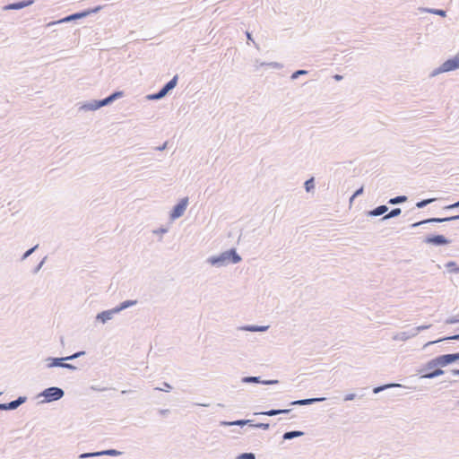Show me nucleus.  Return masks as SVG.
I'll return each mask as SVG.
<instances>
[{"label": "nucleus", "mask_w": 459, "mask_h": 459, "mask_svg": "<svg viewBox=\"0 0 459 459\" xmlns=\"http://www.w3.org/2000/svg\"><path fill=\"white\" fill-rule=\"evenodd\" d=\"M242 261V257L237 252L235 247H231L218 255L208 257L207 262L216 267L228 266L230 264H236Z\"/></svg>", "instance_id": "1"}, {"label": "nucleus", "mask_w": 459, "mask_h": 459, "mask_svg": "<svg viewBox=\"0 0 459 459\" xmlns=\"http://www.w3.org/2000/svg\"><path fill=\"white\" fill-rule=\"evenodd\" d=\"M65 396V391L58 386L45 388L38 394L37 398H43L40 403H49L61 400Z\"/></svg>", "instance_id": "2"}, {"label": "nucleus", "mask_w": 459, "mask_h": 459, "mask_svg": "<svg viewBox=\"0 0 459 459\" xmlns=\"http://www.w3.org/2000/svg\"><path fill=\"white\" fill-rule=\"evenodd\" d=\"M105 5H96L92 8L84 9L76 13H73L71 14H68L65 16L64 18L60 19L56 22V23H63V22H74L80 19L86 18L91 14L98 13L100 11H101L104 8Z\"/></svg>", "instance_id": "3"}, {"label": "nucleus", "mask_w": 459, "mask_h": 459, "mask_svg": "<svg viewBox=\"0 0 459 459\" xmlns=\"http://www.w3.org/2000/svg\"><path fill=\"white\" fill-rule=\"evenodd\" d=\"M178 75H174L159 91L146 96L149 100H159L167 96L178 84Z\"/></svg>", "instance_id": "4"}, {"label": "nucleus", "mask_w": 459, "mask_h": 459, "mask_svg": "<svg viewBox=\"0 0 459 459\" xmlns=\"http://www.w3.org/2000/svg\"><path fill=\"white\" fill-rule=\"evenodd\" d=\"M459 69V56L446 60L441 65L434 69L429 76L434 77L443 73L452 72Z\"/></svg>", "instance_id": "5"}, {"label": "nucleus", "mask_w": 459, "mask_h": 459, "mask_svg": "<svg viewBox=\"0 0 459 459\" xmlns=\"http://www.w3.org/2000/svg\"><path fill=\"white\" fill-rule=\"evenodd\" d=\"M455 362V360L453 353L442 354V355H438V356L433 358L432 359L429 360L425 364V368L431 369V368H435L437 367L444 368V367L451 365Z\"/></svg>", "instance_id": "6"}, {"label": "nucleus", "mask_w": 459, "mask_h": 459, "mask_svg": "<svg viewBox=\"0 0 459 459\" xmlns=\"http://www.w3.org/2000/svg\"><path fill=\"white\" fill-rule=\"evenodd\" d=\"M452 242L451 239L447 238L446 236L442 234H429L427 235L424 239L423 243L431 245L434 247H443L450 244Z\"/></svg>", "instance_id": "7"}, {"label": "nucleus", "mask_w": 459, "mask_h": 459, "mask_svg": "<svg viewBox=\"0 0 459 459\" xmlns=\"http://www.w3.org/2000/svg\"><path fill=\"white\" fill-rule=\"evenodd\" d=\"M188 205V197L181 198L170 210L169 212V219L171 221H175L181 216H183L184 212L186 210Z\"/></svg>", "instance_id": "8"}, {"label": "nucleus", "mask_w": 459, "mask_h": 459, "mask_svg": "<svg viewBox=\"0 0 459 459\" xmlns=\"http://www.w3.org/2000/svg\"><path fill=\"white\" fill-rule=\"evenodd\" d=\"M420 374V378H428V379H433L435 377H437L439 376H442L445 374V371L441 368V367H437L431 369L425 368V365L421 369L419 370Z\"/></svg>", "instance_id": "9"}, {"label": "nucleus", "mask_w": 459, "mask_h": 459, "mask_svg": "<svg viewBox=\"0 0 459 459\" xmlns=\"http://www.w3.org/2000/svg\"><path fill=\"white\" fill-rule=\"evenodd\" d=\"M34 0H21L8 4L4 6V10H21L25 7L30 6L34 4Z\"/></svg>", "instance_id": "10"}, {"label": "nucleus", "mask_w": 459, "mask_h": 459, "mask_svg": "<svg viewBox=\"0 0 459 459\" xmlns=\"http://www.w3.org/2000/svg\"><path fill=\"white\" fill-rule=\"evenodd\" d=\"M102 107L103 105L101 100H91L90 101L84 102L79 109L84 111H94L100 109Z\"/></svg>", "instance_id": "11"}, {"label": "nucleus", "mask_w": 459, "mask_h": 459, "mask_svg": "<svg viewBox=\"0 0 459 459\" xmlns=\"http://www.w3.org/2000/svg\"><path fill=\"white\" fill-rule=\"evenodd\" d=\"M325 400V397H316V398H306V399H300V400H295L290 403V405L295 406V405H311L316 403H320Z\"/></svg>", "instance_id": "12"}, {"label": "nucleus", "mask_w": 459, "mask_h": 459, "mask_svg": "<svg viewBox=\"0 0 459 459\" xmlns=\"http://www.w3.org/2000/svg\"><path fill=\"white\" fill-rule=\"evenodd\" d=\"M115 314H117V313L116 312L114 307L112 309L101 311L97 314L96 321L105 324L108 320L112 319V317Z\"/></svg>", "instance_id": "13"}, {"label": "nucleus", "mask_w": 459, "mask_h": 459, "mask_svg": "<svg viewBox=\"0 0 459 459\" xmlns=\"http://www.w3.org/2000/svg\"><path fill=\"white\" fill-rule=\"evenodd\" d=\"M124 96V91H114L112 93H110L108 96L100 99L103 107L108 106L112 104L115 100H118L119 98Z\"/></svg>", "instance_id": "14"}, {"label": "nucleus", "mask_w": 459, "mask_h": 459, "mask_svg": "<svg viewBox=\"0 0 459 459\" xmlns=\"http://www.w3.org/2000/svg\"><path fill=\"white\" fill-rule=\"evenodd\" d=\"M47 361V368H62L64 366V361H66L65 357H48L46 359Z\"/></svg>", "instance_id": "15"}, {"label": "nucleus", "mask_w": 459, "mask_h": 459, "mask_svg": "<svg viewBox=\"0 0 459 459\" xmlns=\"http://www.w3.org/2000/svg\"><path fill=\"white\" fill-rule=\"evenodd\" d=\"M291 411V409H271L268 411H264L260 412H255V415H264V416H276L280 414H289Z\"/></svg>", "instance_id": "16"}, {"label": "nucleus", "mask_w": 459, "mask_h": 459, "mask_svg": "<svg viewBox=\"0 0 459 459\" xmlns=\"http://www.w3.org/2000/svg\"><path fill=\"white\" fill-rule=\"evenodd\" d=\"M387 211L388 207L385 204H381L372 210L367 211L366 214L368 217H377L380 215H385Z\"/></svg>", "instance_id": "17"}, {"label": "nucleus", "mask_w": 459, "mask_h": 459, "mask_svg": "<svg viewBox=\"0 0 459 459\" xmlns=\"http://www.w3.org/2000/svg\"><path fill=\"white\" fill-rule=\"evenodd\" d=\"M416 336V333L413 330V328L408 330V331H404V332H400V333H397L394 337L393 339L394 341H402V342H405L412 337H415Z\"/></svg>", "instance_id": "18"}, {"label": "nucleus", "mask_w": 459, "mask_h": 459, "mask_svg": "<svg viewBox=\"0 0 459 459\" xmlns=\"http://www.w3.org/2000/svg\"><path fill=\"white\" fill-rule=\"evenodd\" d=\"M269 327V325H246L238 327V329L247 332H266Z\"/></svg>", "instance_id": "19"}, {"label": "nucleus", "mask_w": 459, "mask_h": 459, "mask_svg": "<svg viewBox=\"0 0 459 459\" xmlns=\"http://www.w3.org/2000/svg\"><path fill=\"white\" fill-rule=\"evenodd\" d=\"M135 304H137L136 299H126V300H124L123 302L119 303L114 308L116 310V312L118 314L119 312H121L128 307H131L134 306Z\"/></svg>", "instance_id": "20"}, {"label": "nucleus", "mask_w": 459, "mask_h": 459, "mask_svg": "<svg viewBox=\"0 0 459 459\" xmlns=\"http://www.w3.org/2000/svg\"><path fill=\"white\" fill-rule=\"evenodd\" d=\"M445 341H459V333H456L454 335H449V336H444L437 340L428 342L427 343L424 344L423 348H426L432 344L438 343V342H445Z\"/></svg>", "instance_id": "21"}, {"label": "nucleus", "mask_w": 459, "mask_h": 459, "mask_svg": "<svg viewBox=\"0 0 459 459\" xmlns=\"http://www.w3.org/2000/svg\"><path fill=\"white\" fill-rule=\"evenodd\" d=\"M304 435H305V433L303 431H301V430L286 431L282 435V439L283 440H291L293 438L299 437H302Z\"/></svg>", "instance_id": "22"}, {"label": "nucleus", "mask_w": 459, "mask_h": 459, "mask_svg": "<svg viewBox=\"0 0 459 459\" xmlns=\"http://www.w3.org/2000/svg\"><path fill=\"white\" fill-rule=\"evenodd\" d=\"M264 380L261 378V377L257 376H247L243 377L241 378V383L243 384H261L263 385Z\"/></svg>", "instance_id": "23"}, {"label": "nucleus", "mask_w": 459, "mask_h": 459, "mask_svg": "<svg viewBox=\"0 0 459 459\" xmlns=\"http://www.w3.org/2000/svg\"><path fill=\"white\" fill-rule=\"evenodd\" d=\"M437 220H438V217L428 218V219H425V220H422V221H420L411 224L410 228L414 229V228L420 227L421 225L429 224V223H438Z\"/></svg>", "instance_id": "24"}, {"label": "nucleus", "mask_w": 459, "mask_h": 459, "mask_svg": "<svg viewBox=\"0 0 459 459\" xmlns=\"http://www.w3.org/2000/svg\"><path fill=\"white\" fill-rule=\"evenodd\" d=\"M396 386L400 387L401 385H399V384H385V385L375 386L372 391H373V394H379L380 392L385 391L388 388L396 387Z\"/></svg>", "instance_id": "25"}, {"label": "nucleus", "mask_w": 459, "mask_h": 459, "mask_svg": "<svg viewBox=\"0 0 459 459\" xmlns=\"http://www.w3.org/2000/svg\"><path fill=\"white\" fill-rule=\"evenodd\" d=\"M402 212L401 208H394L389 212L385 213L380 221H385L399 216Z\"/></svg>", "instance_id": "26"}, {"label": "nucleus", "mask_w": 459, "mask_h": 459, "mask_svg": "<svg viewBox=\"0 0 459 459\" xmlns=\"http://www.w3.org/2000/svg\"><path fill=\"white\" fill-rule=\"evenodd\" d=\"M407 199H408V197L406 195H397V196L390 198L388 200L387 204H393V205L400 204L406 202Z\"/></svg>", "instance_id": "27"}, {"label": "nucleus", "mask_w": 459, "mask_h": 459, "mask_svg": "<svg viewBox=\"0 0 459 459\" xmlns=\"http://www.w3.org/2000/svg\"><path fill=\"white\" fill-rule=\"evenodd\" d=\"M449 273H459V265L455 261H448L445 264Z\"/></svg>", "instance_id": "28"}, {"label": "nucleus", "mask_w": 459, "mask_h": 459, "mask_svg": "<svg viewBox=\"0 0 459 459\" xmlns=\"http://www.w3.org/2000/svg\"><path fill=\"white\" fill-rule=\"evenodd\" d=\"M282 65L278 63V62H262L259 64V65L257 66L258 67H271V68H276V69H281L282 68Z\"/></svg>", "instance_id": "29"}, {"label": "nucleus", "mask_w": 459, "mask_h": 459, "mask_svg": "<svg viewBox=\"0 0 459 459\" xmlns=\"http://www.w3.org/2000/svg\"><path fill=\"white\" fill-rule=\"evenodd\" d=\"M436 201V198L422 199L416 203V207L422 209Z\"/></svg>", "instance_id": "30"}, {"label": "nucleus", "mask_w": 459, "mask_h": 459, "mask_svg": "<svg viewBox=\"0 0 459 459\" xmlns=\"http://www.w3.org/2000/svg\"><path fill=\"white\" fill-rule=\"evenodd\" d=\"M101 455H109V456H118L122 454V452L117 450V449H106L100 451Z\"/></svg>", "instance_id": "31"}, {"label": "nucleus", "mask_w": 459, "mask_h": 459, "mask_svg": "<svg viewBox=\"0 0 459 459\" xmlns=\"http://www.w3.org/2000/svg\"><path fill=\"white\" fill-rule=\"evenodd\" d=\"M426 12L429 13H433L436 15H439L441 17L446 16V11L443 9H437V8H427Z\"/></svg>", "instance_id": "32"}, {"label": "nucleus", "mask_w": 459, "mask_h": 459, "mask_svg": "<svg viewBox=\"0 0 459 459\" xmlns=\"http://www.w3.org/2000/svg\"><path fill=\"white\" fill-rule=\"evenodd\" d=\"M253 420H237L232 421V426H238L240 428H243L246 425H252Z\"/></svg>", "instance_id": "33"}, {"label": "nucleus", "mask_w": 459, "mask_h": 459, "mask_svg": "<svg viewBox=\"0 0 459 459\" xmlns=\"http://www.w3.org/2000/svg\"><path fill=\"white\" fill-rule=\"evenodd\" d=\"M98 456H102L101 454H100V451L90 452V453H82V454H81L79 455V458L80 459H86V458L98 457Z\"/></svg>", "instance_id": "34"}, {"label": "nucleus", "mask_w": 459, "mask_h": 459, "mask_svg": "<svg viewBox=\"0 0 459 459\" xmlns=\"http://www.w3.org/2000/svg\"><path fill=\"white\" fill-rule=\"evenodd\" d=\"M39 247V244L33 246L32 247L29 248L27 251L23 253V255L21 257V260L23 261L27 259L30 255H31Z\"/></svg>", "instance_id": "35"}, {"label": "nucleus", "mask_w": 459, "mask_h": 459, "mask_svg": "<svg viewBox=\"0 0 459 459\" xmlns=\"http://www.w3.org/2000/svg\"><path fill=\"white\" fill-rule=\"evenodd\" d=\"M235 459H255V455L252 452H245L238 455Z\"/></svg>", "instance_id": "36"}, {"label": "nucleus", "mask_w": 459, "mask_h": 459, "mask_svg": "<svg viewBox=\"0 0 459 459\" xmlns=\"http://www.w3.org/2000/svg\"><path fill=\"white\" fill-rule=\"evenodd\" d=\"M304 187L306 189L307 192H310L311 190H313L315 188V181H314V178H311L309 179H307L304 183Z\"/></svg>", "instance_id": "37"}, {"label": "nucleus", "mask_w": 459, "mask_h": 459, "mask_svg": "<svg viewBox=\"0 0 459 459\" xmlns=\"http://www.w3.org/2000/svg\"><path fill=\"white\" fill-rule=\"evenodd\" d=\"M14 404L13 403V401L9 403H0V411H14Z\"/></svg>", "instance_id": "38"}, {"label": "nucleus", "mask_w": 459, "mask_h": 459, "mask_svg": "<svg viewBox=\"0 0 459 459\" xmlns=\"http://www.w3.org/2000/svg\"><path fill=\"white\" fill-rule=\"evenodd\" d=\"M85 353L86 352L84 351H79L73 353L72 355L66 356L65 359H66V361L74 360L75 359H78V358L85 355Z\"/></svg>", "instance_id": "39"}, {"label": "nucleus", "mask_w": 459, "mask_h": 459, "mask_svg": "<svg viewBox=\"0 0 459 459\" xmlns=\"http://www.w3.org/2000/svg\"><path fill=\"white\" fill-rule=\"evenodd\" d=\"M27 397L26 396H19L15 400H13V403L14 404L15 410L20 407L22 404L26 403Z\"/></svg>", "instance_id": "40"}, {"label": "nucleus", "mask_w": 459, "mask_h": 459, "mask_svg": "<svg viewBox=\"0 0 459 459\" xmlns=\"http://www.w3.org/2000/svg\"><path fill=\"white\" fill-rule=\"evenodd\" d=\"M308 74V71L307 70H303V69H300V70H296L295 72H293L290 75V79L291 80H296L298 79L300 75H305V74Z\"/></svg>", "instance_id": "41"}, {"label": "nucleus", "mask_w": 459, "mask_h": 459, "mask_svg": "<svg viewBox=\"0 0 459 459\" xmlns=\"http://www.w3.org/2000/svg\"><path fill=\"white\" fill-rule=\"evenodd\" d=\"M250 427L255 428V429H261L264 430H267L270 428V424L263 423V422L254 423V421H253L252 425H250Z\"/></svg>", "instance_id": "42"}, {"label": "nucleus", "mask_w": 459, "mask_h": 459, "mask_svg": "<svg viewBox=\"0 0 459 459\" xmlns=\"http://www.w3.org/2000/svg\"><path fill=\"white\" fill-rule=\"evenodd\" d=\"M457 220H459V214L448 216V217L438 218L437 221H438V223H442V222L454 221H457Z\"/></svg>", "instance_id": "43"}, {"label": "nucleus", "mask_w": 459, "mask_h": 459, "mask_svg": "<svg viewBox=\"0 0 459 459\" xmlns=\"http://www.w3.org/2000/svg\"><path fill=\"white\" fill-rule=\"evenodd\" d=\"M445 323L446 325H454L459 323V313L456 316L446 318Z\"/></svg>", "instance_id": "44"}, {"label": "nucleus", "mask_w": 459, "mask_h": 459, "mask_svg": "<svg viewBox=\"0 0 459 459\" xmlns=\"http://www.w3.org/2000/svg\"><path fill=\"white\" fill-rule=\"evenodd\" d=\"M430 327H431V325H420V326L413 327V330H414V332L416 333V336H417L421 331L429 329Z\"/></svg>", "instance_id": "45"}, {"label": "nucleus", "mask_w": 459, "mask_h": 459, "mask_svg": "<svg viewBox=\"0 0 459 459\" xmlns=\"http://www.w3.org/2000/svg\"><path fill=\"white\" fill-rule=\"evenodd\" d=\"M162 385H163V387H156L155 390L169 392L170 390L173 389L172 385L167 382H163Z\"/></svg>", "instance_id": "46"}, {"label": "nucleus", "mask_w": 459, "mask_h": 459, "mask_svg": "<svg viewBox=\"0 0 459 459\" xmlns=\"http://www.w3.org/2000/svg\"><path fill=\"white\" fill-rule=\"evenodd\" d=\"M47 259V256H45L32 270V273L36 274L39 272V270L42 268L43 264H45Z\"/></svg>", "instance_id": "47"}, {"label": "nucleus", "mask_w": 459, "mask_h": 459, "mask_svg": "<svg viewBox=\"0 0 459 459\" xmlns=\"http://www.w3.org/2000/svg\"><path fill=\"white\" fill-rule=\"evenodd\" d=\"M459 208V200L454 204H448V205H446L443 207V210L445 211H449V210H455V209H457Z\"/></svg>", "instance_id": "48"}, {"label": "nucleus", "mask_w": 459, "mask_h": 459, "mask_svg": "<svg viewBox=\"0 0 459 459\" xmlns=\"http://www.w3.org/2000/svg\"><path fill=\"white\" fill-rule=\"evenodd\" d=\"M62 368L69 369V370H72V371H74V370L78 369V368L76 366H74V364L67 363L65 361H64V366H62Z\"/></svg>", "instance_id": "49"}, {"label": "nucleus", "mask_w": 459, "mask_h": 459, "mask_svg": "<svg viewBox=\"0 0 459 459\" xmlns=\"http://www.w3.org/2000/svg\"><path fill=\"white\" fill-rule=\"evenodd\" d=\"M364 193V187L360 186L358 188L352 195L353 198H357L358 196L361 195Z\"/></svg>", "instance_id": "50"}, {"label": "nucleus", "mask_w": 459, "mask_h": 459, "mask_svg": "<svg viewBox=\"0 0 459 459\" xmlns=\"http://www.w3.org/2000/svg\"><path fill=\"white\" fill-rule=\"evenodd\" d=\"M356 396H357L356 394H348L344 396L343 401H345V402L353 401L356 398Z\"/></svg>", "instance_id": "51"}, {"label": "nucleus", "mask_w": 459, "mask_h": 459, "mask_svg": "<svg viewBox=\"0 0 459 459\" xmlns=\"http://www.w3.org/2000/svg\"><path fill=\"white\" fill-rule=\"evenodd\" d=\"M168 232V229L164 227H160L159 229L153 230L154 234H165Z\"/></svg>", "instance_id": "52"}, {"label": "nucleus", "mask_w": 459, "mask_h": 459, "mask_svg": "<svg viewBox=\"0 0 459 459\" xmlns=\"http://www.w3.org/2000/svg\"><path fill=\"white\" fill-rule=\"evenodd\" d=\"M279 384V380L277 379H269V380H264L263 385H276Z\"/></svg>", "instance_id": "53"}, {"label": "nucleus", "mask_w": 459, "mask_h": 459, "mask_svg": "<svg viewBox=\"0 0 459 459\" xmlns=\"http://www.w3.org/2000/svg\"><path fill=\"white\" fill-rule=\"evenodd\" d=\"M91 390H94V391H97V392H102V391H106V390H108V388H107V387H100V386H98V385H91Z\"/></svg>", "instance_id": "54"}, {"label": "nucleus", "mask_w": 459, "mask_h": 459, "mask_svg": "<svg viewBox=\"0 0 459 459\" xmlns=\"http://www.w3.org/2000/svg\"><path fill=\"white\" fill-rule=\"evenodd\" d=\"M219 425L221 427H230L232 426V421L221 420L220 421Z\"/></svg>", "instance_id": "55"}, {"label": "nucleus", "mask_w": 459, "mask_h": 459, "mask_svg": "<svg viewBox=\"0 0 459 459\" xmlns=\"http://www.w3.org/2000/svg\"><path fill=\"white\" fill-rule=\"evenodd\" d=\"M167 145H168V142H165L161 145L156 147V150L160 151V152L164 151L167 148Z\"/></svg>", "instance_id": "56"}, {"label": "nucleus", "mask_w": 459, "mask_h": 459, "mask_svg": "<svg viewBox=\"0 0 459 459\" xmlns=\"http://www.w3.org/2000/svg\"><path fill=\"white\" fill-rule=\"evenodd\" d=\"M246 35H247V41H253L254 42V39H253V37H252V34L248 31L246 32Z\"/></svg>", "instance_id": "57"}, {"label": "nucleus", "mask_w": 459, "mask_h": 459, "mask_svg": "<svg viewBox=\"0 0 459 459\" xmlns=\"http://www.w3.org/2000/svg\"><path fill=\"white\" fill-rule=\"evenodd\" d=\"M342 78H343V76H342V75H341V74H335V75H333V79H334L335 81H337V82H339V81L342 80Z\"/></svg>", "instance_id": "58"}, {"label": "nucleus", "mask_w": 459, "mask_h": 459, "mask_svg": "<svg viewBox=\"0 0 459 459\" xmlns=\"http://www.w3.org/2000/svg\"><path fill=\"white\" fill-rule=\"evenodd\" d=\"M450 372L453 376H459V369L455 368V369H452Z\"/></svg>", "instance_id": "59"}, {"label": "nucleus", "mask_w": 459, "mask_h": 459, "mask_svg": "<svg viewBox=\"0 0 459 459\" xmlns=\"http://www.w3.org/2000/svg\"><path fill=\"white\" fill-rule=\"evenodd\" d=\"M455 362L459 360V351L453 353Z\"/></svg>", "instance_id": "60"}, {"label": "nucleus", "mask_w": 459, "mask_h": 459, "mask_svg": "<svg viewBox=\"0 0 459 459\" xmlns=\"http://www.w3.org/2000/svg\"><path fill=\"white\" fill-rule=\"evenodd\" d=\"M354 199H355V198H353V195H352L350 197V200H349V202H350V204H352V202L354 201Z\"/></svg>", "instance_id": "61"}, {"label": "nucleus", "mask_w": 459, "mask_h": 459, "mask_svg": "<svg viewBox=\"0 0 459 459\" xmlns=\"http://www.w3.org/2000/svg\"><path fill=\"white\" fill-rule=\"evenodd\" d=\"M196 405H198V406H204V407L209 406L208 404H205V403H196Z\"/></svg>", "instance_id": "62"}, {"label": "nucleus", "mask_w": 459, "mask_h": 459, "mask_svg": "<svg viewBox=\"0 0 459 459\" xmlns=\"http://www.w3.org/2000/svg\"><path fill=\"white\" fill-rule=\"evenodd\" d=\"M168 411H169L168 410H161V411H160V413H161V414H165V413H167Z\"/></svg>", "instance_id": "63"}, {"label": "nucleus", "mask_w": 459, "mask_h": 459, "mask_svg": "<svg viewBox=\"0 0 459 459\" xmlns=\"http://www.w3.org/2000/svg\"><path fill=\"white\" fill-rule=\"evenodd\" d=\"M60 342H61L62 345H64V337L63 336L60 337Z\"/></svg>", "instance_id": "64"}]
</instances>
